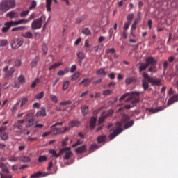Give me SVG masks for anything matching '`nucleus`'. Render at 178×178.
I'll list each match as a JSON object with an SVG mask.
<instances>
[{
  "instance_id": "23",
  "label": "nucleus",
  "mask_w": 178,
  "mask_h": 178,
  "mask_svg": "<svg viewBox=\"0 0 178 178\" xmlns=\"http://www.w3.org/2000/svg\"><path fill=\"white\" fill-rule=\"evenodd\" d=\"M4 26L3 28H2V33H8V31H9V30L10 29V24H9V22H6L4 24Z\"/></svg>"
},
{
  "instance_id": "34",
  "label": "nucleus",
  "mask_w": 178,
  "mask_h": 178,
  "mask_svg": "<svg viewBox=\"0 0 178 178\" xmlns=\"http://www.w3.org/2000/svg\"><path fill=\"white\" fill-rule=\"evenodd\" d=\"M17 80L21 84H26V78L24 76L21 74L19 76H18Z\"/></svg>"
},
{
  "instance_id": "63",
  "label": "nucleus",
  "mask_w": 178,
  "mask_h": 178,
  "mask_svg": "<svg viewBox=\"0 0 178 178\" xmlns=\"http://www.w3.org/2000/svg\"><path fill=\"white\" fill-rule=\"evenodd\" d=\"M84 17H81L80 18H77L76 20V23H77V24H80V23H81V22H84Z\"/></svg>"
},
{
  "instance_id": "28",
  "label": "nucleus",
  "mask_w": 178,
  "mask_h": 178,
  "mask_svg": "<svg viewBox=\"0 0 178 178\" xmlns=\"http://www.w3.org/2000/svg\"><path fill=\"white\" fill-rule=\"evenodd\" d=\"M96 74L99 76H106V72H105V69L102 68L96 72Z\"/></svg>"
},
{
  "instance_id": "19",
  "label": "nucleus",
  "mask_w": 178,
  "mask_h": 178,
  "mask_svg": "<svg viewBox=\"0 0 178 178\" xmlns=\"http://www.w3.org/2000/svg\"><path fill=\"white\" fill-rule=\"evenodd\" d=\"M87 149V147L86 145H83L82 146L77 147L75 150V152L76 154H83V152H86Z\"/></svg>"
},
{
  "instance_id": "11",
  "label": "nucleus",
  "mask_w": 178,
  "mask_h": 178,
  "mask_svg": "<svg viewBox=\"0 0 178 178\" xmlns=\"http://www.w3.org/2000/svg\"><path fill=\"white\" fill-rule=\"evenodd\" d=\"M6 127H0V137L1 140H8V134L4 132L6 130Z\"/></svg>"
},
{
  "instance_id": "16",
  "label": "nucleus",
  "mask_w": 178,
  "mask_h": 178,
  "mask_svg": "<svg viewBox=\"0 0 178 178\" xmlns=\"http://www.w3.org/2000/svg\"><path fill=\"white\" fill-rule=\"evenodd\" d=\"M166 109V106H160L156 108H147V111L151 113H158V112H161V111H163Z\"/></svg>"
},
{
  "instance_id": "17",
  "label": "nucleus",
  "mask_w": 178,
  "mask_h": 178,
  "mask_svg": "<svg viewBox=\"0 0 178 178\" xmlns=\"http://www.w3.org/2000/svg\"><path fill=\"white\" fill-rule=\"evenodd\" d=\"M97 141L98 144H105L106 143V135H101L98 136Z\"/></svg>"
},
{
  "instance_id": "59",
  "label": "nucleus",
  "mask_w": 178,
  "mask_h": 178,
  "mask_svg": "<svg viewBox=\"0 0 178 178\" xmlns=\"http://www.w3.org/2000/svg\"><path fill=\"white\" fill-rule=\"evenodd\" d=\"M51 133H53V134H59V133L61 134L60 129L59 128H54L52 131H50Z\"/></svg>"
},
{
  "instance_id": "46",
  "label": "nucleus",
  "mask_w": 178,
  "mask_h": 178,
  "mask_svg": "<svg viewBox=\"0 0 178 178\" xmlns=\"http://www.w3.org/2000/svg\"><path fill=\"white\" fill-rule=\"evenodd\" d=\"M40 176H42V172L38 171V172L33 174L31 176V178H37V177H40Z\"/></svg>"
},
{
  "instance_id": "29",
  "label": "nucleus",
  "mask_w": 178,
  "mask_h": 178,
  "mask_svg": "<svg viewBox=\"0 0 178 178\" xmlns=\"http://www.w3.org/2000/svg\"><path fill=\"white\" fill-rule=\"evenodd\" d=\"M79 124H80V122L79 121H71L69 123V127H76V126H79Z\"/></svg>"
},
{
  "instance_id": "9",
  "label": "nucleus",
  "mask_w": 178,
  "mask_h": 178,
  "mask_svg": "<svg viewBox=\"0 0 178 178\" xmlns=\"http://www.w3.org/2000/svg\"><path fill=\"white\" fill-rule=\"evenodd\" d=\"M13 127L15 133H16L17 134H23V124H18L17 122H15Z\"/></svg>"
},
{
  "instance_id": "31",
  "label": "nucleus",
  "mask_w": 178,
  "mask_h": 178,
  "mask_svg": "<svg viewBox=\"0 0 178 178\" xmlns=\"http://www.w3.org/2000/svg\"><path fill=\"white\" fill-rule=\"evenodd\" d=\"M52 5V0H46V8L47 12H51V6Z\"/></svg>"
},
{
  "instance_id": "41",
  "label": "nucleus",
  "mask_w": 178,
  "mask_h": 178,
  "mask_svg": "<svg viewBox=\"0 0 178 178\" xmlns=\"http://www.w3.org/2000/svg\"><path fill=\"white\" fill-rule=\"evenodd\" d=\"M70 84V82H69V81H64L63 83V90L66 91Z\"/></svg>"
},
{
  "instance_id": "26",
  "label": "nucleus",
  "mask_w": 178,
  "mask_h": 178,
  "mask_svg": "<svg viewBox=\"0 0 178 178\" xmlns=\"http://www.w3.org/2000/svg\"><path fill=\"white\" fill-rule=\"evenodd\" d=\"M22 37H23L24 38L31 39V38H33V33H31L30 31H27L24 34H22Z\"/></svg>"
},
{
  "instance_id": "62",
  "label": "nucleus",
  "mask_w": 178,
  "mask_h": 178,
  "mask_svg": "<svg viewBox=\"0 0 178 178\" xmlns=\"http://www.w3.org/2000/svg\"><path fill=\"white\" fill-rule=\"evenodd\" d=\"M134 18V14L130 13L127 15V19L128 22H131V19Z\"/></svg>"
},
{
  "instance_id": "36",
  "label": "nucleus",
  "mask_w": 178,
  "mask_h": 178,
  "mask_svg": "<svg viewBox=\"0 0 178 178\" xmlns=\"http://www.w3.org/2000/svg\"><path fill=\"white\" fill-rule=\"evenodd\" d=\"M142 86L143 87V90H145V91H147V89L149 88V84H148V82L145 80H142Z\"/></svg>"
},
{
  "instance_id": "24",
  "label": "nucleus",
  "mask_w": 178,
  "mask_h": 178,
  "mask_svg": "<svg viewBox=\"0 0 178 178\" xmlns=\"http://www.w3.org/2000/svg\"><path fill=\"white\" fill-rule=\"evenodd\" d=\"M27 29V26H17L14 27L11 29V31L13 33H15L16 31H23V30H26Z\"/></svg>"
},
{
  "instance_id": "10",
  "label": "nucleus",
  "mask_w": 178,
  "mask_h": 178,
  "mask_svg": "<svg viewBox=\"0 0 178 178\" xmlns=\"http://www.w3.org/2000/svg\"><path fill=\"white\" fill-rule=\"evenodd\" d=\"M113 115V111H108V113L105 115L101 116L98 120V126H101V124H102V123L105 122V119H106V118H111V116H112Z\"/></svg>"
},
{
  "instance_id": "37",
  "label": "nucleus",
  "mask_w": 178,
  "mask_h": 178,
  "mask_svg": "<svg viewBox=\"0 0 178 178\" xmlns=\"http://www.w3.org/2000/svg\"><path fill=\"white\" fill-rule=\"evenodd\" d=\"M7 16H8L10 19H16V17H17V15L13 11L8 13Z\"/></svg>"
},
{
  "instance_id": "15",
  "label": "nucleus",
  "mask_w": 178,
  "mask_h": 178,
  "mask_svg": "<svg viewBox=\"0 0 178 178\" xmlns=\"http://www.w3.org/2000/svg\"><path fill=\"white\" fill-rule=\"evenodd\" d=\"M146 64L149 66V65H156V60H155V58L152 56L147 57L145 60Z\"/></svg>"
},
{
  "instance_id": "25",
  "label": "nucleus",
  "mask_w": 178,
  "mask_h": 178,
  "mask_svg": "<svg viewBox=\"0 0 178 178\" xmlns=\"http://www.w3.org/2000/svg\"><path fill=\"white\" fill-rule=\"evenodd\" d=\"M64 154L65 156L63 157V159L65 161H68V159H70V158H72V156H73V152L69 151V152H66Z\"/></svg>"
},
{
  "instance_id": "39",
  "label": "nucleus",
  "mask_w": 178,
  "mask_h": 178,
  "mask_svg": "<svg viewBox=\"0 0 178 178\" xmlns=\"http://www.w3.org/2000/svg\"><path fill=\"white\" fill-rule=\"evenodd\" d=\"M80 77V72H75L74 74L71 76V80L74 81V80H77Z\"/></svg>"
},
{
  "instance_id": "60",
  "label": "nucleus",
  "mask_w": 178,
  "mask_h": 178,
  "mask_svg": "<svg viewBox=\"0 0 178 178\" xmlns=\"http://www.w3.org/2000/svg\"><path fill=\"white\" fill-rule=\"evenodd\" d=\"M112 90H106L102 92V95H111L112 94Z\"/></svg>"
},
{
  "instance_id": "43",
  "label": "nucleus",
  "mask_w": 178,
  "mask_h": 178,
  "mask_svg": "<svg viewBox=\"0 0 178 178\" xmlns=\"http://www.w3.org/2000/svg\"><path fill=\"white\" fill-rule=\"evenodd\" d=\"M7 9L5 7V6L3 5V3H2V2L0 3V13H5V12H7Z\"/></svg>"
},
{
  "instance_id": "44",
  "label": "nucleus",
  "mask_w": 178,
  "mask_h": 178,
  "mask_svg": "<svg viewBox=\"0 0 178 178\" xmlns=\"http://www.w3.org/2000/svg\"><path fill=\"white\" fill-rule=\"evenodd\" d=\"M59 66H62V63H56L49 67V70H52V69H56V67H59Z\"/></svg>"
},
{
  "instance_id": "56",
  "label": "nucleus",
  "mask_w": 178,
  "mask_h": 178,
  "mask_svg": "<svg viewBox=\"0 0 178 178\" xmlns=\"http://www.w3.org/2000/svg\"><path fill=\"white\" fill-rule=\"evenodd\" d=\"M37 140H38V138L37 137H31V136H29L27 138V141H30L31 143H34V141H37Z\"/></svg>"
},
{
  "instance_id": "33",
  "label": "nucleus",
  "mask_w": 178,
  "mask_h": 178,
  "mask_svg": "<svg viewBox=\"0 0 178 178\" xmlns=\"http://www.w3.org/2000/svg\"><path fill=\"white\" fill-rule=\"evenodd\" d=\"M19 104H20V100L13 106V107L11 108L12 113H15L16 111H17V107L19 106Z\"/></svg>"
},
{
  "instance_id": "22",
  "label": "nucleus",
  "mask_w": 178,
  "mask_h": 178,
  "mask_svg": "<svg viewBox=\"0 0 178 178\" xmlns=\"http://www.w3.org/2000/svg\"><path fill=\"white\" fill-rule=\"evenodd\" d=\"M76 55H77V58L79 59V62H80L81 63L86 58V55H84L83 52H78Z\"/></svg>"
},
{
  "instance_id": "13",
  "label": "nucleus",
  "mask_w": 178,
  "mask_h": 178,
  "mask_svg": "<svg viewBox=\"0 0 178 178\" xmlns=\"http://www.w3.org/2000/svg\"><path fill=\"white\" fill-rule=\"evenodd\" d=\"M136 82H137V77L136 76H133V77L129 76L125 79V84L127 86H130V84H133Z\"/></svg>"
},
{
  "instance_id": "7",
  "label": "nucleus",
  "mask_w": 178,
  "mask_h": 178,
  "mask_svg": "<svg viewBox=\"0 0 178 178\" xmlns=\"http://www.w3.org/2000/svg\"><path fill=\"white\" fill-rule=\"evenodd\" d=\"M70 151V147L63 148L59 151V153H56V150L52 149L49 150V154H51L54 158H59L62 154H65V152H69Z\"/></svg>"
},
{
  "instance_id": "18",
  "label": "nucleus",
  "mask_w": 178,
  "mask_h": 178,
  "mask_svg": "<svg viewBox=\"0 0 178 178\" xmlns=\"http://www.w3.org/2000/svg\"><path fill=\"white\" fill-rule=\"evenodd\" d=\"M178 101V94L175 95L172 97H171L168 100V105H172L175 104V102H177Z\"/></svg>"
},
{
  "instance_id": "21",
  "label": "nucleus",
  "mask_w": 178,
  "mask_h": 178,
  "mask_svg": "<svg viewBox=\"0 0 178 178\" xmlns=\"http://www.w3.org/2000/svg\"><path fill=\"white\" fill-rule=\"evenodd\" d=\"M19 161H20V162L29 163L31 162V159H30V157H29V156H22L19 158Z\"/></svg>"
},
{
  "instance_id": "35",
  "label": "nucleus",
  "mask_w": 178,
  "mask_h": 178,
  "mask_svg": "<svg viewBox=\"0 0 178 178\" xmlns=\"http://www.w3.org/2000/svg\"><path fill=\"white\" fill-rule=\"evenodd\" d=\"M47 160L48 157H47V156H40L38 157V162H39V163H41L42 162H46V161Z\"/></svg>"
},
{
  "instance_id": "32",
  "label": "nucleus",
  "mask_w": 178,
  "mask_h": 178,
  "mask_svg": "<svg viewBox=\"0 0 178 178\" xmlns=\"http://www.w3.org/2000/svg\"><path fill=\"white\" fill-rule=\"evenodd\" d=\"M149 66L147 63H142L141 65L139 67V72L141 73L143 70H145V69H147Z\"/></svg>"
},
{
  "instance_id": "48",
  "label": "nucleus",
  "mask_w": 178,
  "mask_h": 178,
  "mask_svg": "<svg viewBox=\"0 0 178 178\" xmlns=\"http://www.w3.org/2000/svg\"><path fill=\"white\" fill-rule=\"evenodd\" d=\"M130 24H131V22H126L124 24V31H127L129 30V27H130Z\"/></svg>"
},
{
  "instance_id": "38",
  "label": "nucleus",
  "mask_w": 178,
  "mask_h": 178,
  "mask_svg": "<svg viewBox=\"0 0 178 178\" xmlns=\"http://www.w3.org/2000/svg\"><path fill=\"white\" fill-rule=\"evenodd\" d=\"M83 34H85V35H91V31L88 28H83L82 29Z\"/></svg>"
},
{
  "instance_id": "58",
  "label": "nucleus",
  "mask_w": 178,
  "mask_h": 178,
  "mask_svg": "<svg viewBox=\"0 0 178 178\" xmlns=\"http://www.w3.org/2000/svg\"><path fill=\"white\" fill-rule=\"evenodd\" d=\"M106 54H115V52H116V50H115L114 48H111V49H108L106 50Z\"/></svg>"
},
{
  "instance_id": "64",
  "label": "nucleus",
  "mask_w": 178,
  "mask_h": 178,
  "mask_svg": "<svg viewBox=\"0 0 178 178\" xmlns=\"http://www.w3.org/2000/svg\"><path fill=\"white\" fill-rule=\"evenodd\" d=\"M13 175H3L1 174V178H12Z\"/></svg>"
},
{
  "instance_id": "57",
  "label": "nucleus",
  "mask_w": 178,
  "mask_h": 178,
  "mask_svg": "<svg viewBox=\"0 0 178 178\" xmlns=\"http://www.w3.org/2000/svg\"><path fill=\"white\" fill-rule=\"evenodd\" d=\"M42 49L44 55H47V54L48 52V47H47V44H43L42 46Z\"/></svg>"
},
{
  "instance_id": "52",
  "label": "nucleus",
  "mask_w": 178,
  "mask_h": 178,
  "mask_svg": "<svg viewBox=\"0 0 178 178\" xmlns=\"http://www.w3.org/2000/svg\"><path fill=\"white\" fill-rule=\"evenodd\" d=\"M60 105H61V106H66V105H72V101L69 100L67 102H61L60 103Z\"/></svg>"
},
{
  "instance_id": "50",
  "label": "nucleus",
  "mask_w": 178,
  "mask_h": 178,
  "mask_svg": "<svg viewBox=\"0 0 178 178\" xmlns=\"http://www.w3.org/2000/svg\"><path fill=\"white\" fill-rule=\"evenodd\" d=\"M83 144V141L81 140L78 139L77 142L72 145V148H76V147H79V145H81Z\"/></svg>"
},
{
  "instance_id": "42",
  "label": "nucleus",
  "mask_w": 178,
  "mask_h": 178,
  "mask_svg": "<svg viewBox=\"0 0 178 178\" xmlns=\"http://www.w3.org/2000/svg\"><path fill=\"white\" fill-rule=\"evenodd\" d=\"M29 102V99L27 97H24L21 101L20 108H23Z\"/></svg>"
},
{
  "instance_id": "6",
  "label": "nucleus",
  "mask_w": 178,
  "mask_h": 178,
  "mask_svg": "<svg viewBox=\"0 0 178 178\" xmlns=\"http://www.w3.org/2000/svg\"><path fill=\"white\" fill-rule=\"evenodd\" d=\"M11 48L13 49H17L23 45V39L22 38H15L13 40L10 42Z\"/></svg>"
},
{
  "instance_id": "3",
  "label": "nucleus",
  "mask_w": 178,
  "mask_h": 178,
  "mask_svg": "<svg viewBox=\"0 0 178 178\" xmlns=\"http://www.w3.org/2000/svg\"><path fill=\"white\" fill-rule=\"evenodd\" d=\"M13 60H9L7 62V65H10V63H12ZM8 69H9V65H6L3 68V71L6 72V74L4 75V77H12V75L13 74V73H15V71L16 70L15 69L14 67H12L9 69V70H8Z\"/></svg>"
},
{
  "instance_id": "12",
  "label": "nucleus",
  "mask_w": 178,
  "mask_h": 178,
  "mask_svg": "<svg viewBox=\"0 0 178 178\" xmlns=\"http://www.w3.org/2000/svg\"><path fill=\"white\" fill-rule=\"evenodd\" d=\"M97 117H91L90 120V124H89V127L90 130H94L95 127H97Z\"/></svg>"
},
{
  "instance_id": "2",
  "label": "nucleus",
  "mask_w": 178,
  "mask_h": 178,
  "mask_svg": "<svg viewBox=\"0 0 178 178\" xmlns=\"http://www.w3.org/2000/svg\"><path fill=\"white\" fill-rule=\"evenodd\" d=\"M129 95V101H131V104H134V105H137L138 102H140V92H127L123 95L120 98V101H123Z\"/></svg>"
},
{
  "instance_id": "49",
  "label": "nucleus",
  "mask_w": 178,
  "mask_h": 178,
  "mask_svg": "<svg viewBox=\"0 0 178 178\" xmlns=\"http://www.w3.org/2000/svg\"><path fill=\"white\" fill-rule=\"evenodd\" d=\"M14 66L15 67H20L22 66V60L18 59L15 60Z\"/></svg>"
},
{
  "instance_id": "40",
  "label": "nucleus",
  "mask_w": 178,
  "mask_h": 178,
  "mask_svg": "<svg viewBox=\"0 0 178 178\" xmlns=\"http://www.w3.org/2000/svg\"><path fill=\"white\" fill-rule=\"evenodd\" d=\"M99 146H98L97 144H93L90 147V152H94V151H96V149H99Z\"/></svg>"
},
{
  "instance_id": "61",
  "label": "nucleus",
  "mask_w": 178,
  "mask_h": 178,
  "mask_svg": "<svg viewBox=\"0 0 178 178\" xmlns=\"http://www.w3.org/2000/svg\"><path fill=\"white\" fill-rule=\"evenodd\" d=\"M155 67V65H151L150 67L149 68V72H150V73H156Z\"/></svg>"
},
{
  "instance_id": "27",
  "label": "nucleus",
  "mask_w": 178,
  "mask_h": 178,
  "mask_svg": "<svg viewBox=\"0 0 178 178\" xmlns=\"http://www.w3.org/2000/svg\"><path fill=\"white\" fill-rule=\"evenodd\" d=\"M39 61H40V58L36 56L35 58L33 60V61L31 62V67L33 68L36 67Z\"/></svg>"
},
{
  "instance_id": "14",
  "label": "nucleus",
  "mask_w": 178,
  "mask_h": 178,
  "mask_svg": "<svg viewBox=\"0 0 178 178\" xmlns=\"http://www.w3.org/2000/svg\"><path fill=\"white\" fill-rule=\"evenodd\" d=\"M35 116L37 118L40 117V116H43V117H45L47 116V107L45 106H42L41 108V110L40 111H38L36 114H35Z\"/></svg>"
},
{
  "instance_id": "55",
  "label": "nucleus",
  "mask_w": 178,
  "mask_h": 178,
  "mask_svg": "<svg viewBox=\"0 0 178 178\" xmlns=\"http://www.w3.org/2000/svg\"><path fill=\"white\" fill-rule=\"evenodd\" d=\"M35 98L36 99H42L44 98V92L37 94Z\"/></svg>"
},
{
  "instance_id": "4",
  "label": "nucleus",
  "mask_w": 178,
  "mask_h": 178,
  "mask_svg": "<svg viewBox=\"0 0 178 178\" xmlns=\"http://www.w3.org/2000/svg\"><path fill=\"white\" fill-rule=\"evenodd\" d=\"M143 77L145 79V80H147L152 86H161V80L159 79H155L148 75L146 72H143Z\"/></svg>"
},
{
  "instance_id": "30",
  "label": "nucleus",
  "mask_w": 178,
  "mask_h": 178,
  "mask_svg": "<svg viewBox=\"0 0 178 178\" xmlns=\"http://www.w3.org/2000/svg\"><path fill=\"white\" fill-rule=\"evenodd\" d=\"M81 113L83 115H84V116H86V115H87L88 113V106L85 105L83 107H81Z\"/></svg>"
},
{
  "instance_id": "51",
  "label": "nucleus",
  "mask_w": 178,
  "mask_h": 178,
  "mask_svg": "<svg viewBox=\"0 0 178 178\" xmlns=\"http://www.w3.org/2000/svg\"><path fill=\"white\" fill-rule=\"evenodd\" d=\"M8 24L11 27H13V26H19V21H10Z\"/></svg>"
},
{
  "instance_id": "45",
  "label": "nucleus",
  "mask_w": 178,
  "mask_h": 178,
  "mask_svg": "<svg viewBox=\"0 0 178 178\" xmlns=\"http://www.w3.org/2000/svg\"><path fill=\"white\" fill-rule=\"evenodd\" d=\"M50 99H51V101L54 102V104H58V97H56V95H50Z\"/></svg>"
},
{
  "instance_id": "1",
  "label": "nucleus",
  "mask_w": 178,
  "mask_h": 178,
  "mask_svg": "<svg viewBox=\"0 0 178 178\" xmlns=\"http://www.w3.org/2000/svg\"><path fill=\"white\" fill-rule=\"evenodd\" d=\"M123 124L124 130H127V129H130V127L134 124V120H130L129 115L126 114L123 115L121 122H118L115 124V130L108 136L111 140H113V138L119 136L121 133H123Z\"/></svg>"
},
{
  "instance_id": "8",
  "label": "nucleus",
  "mask_w": 178,
  "mask_h": 178,
  "mask_svg": "<svg viewBox=\"0 0 178 178\" xmlns=\"http://www.w3.org/2000/svg\"><path fill=\"white\" fill-rule=\"evenodd\" d=\"M1 3L7 10L16 6V1L15 0H2Z\"/></svg>"
},
{
  "instance_id": "47",
  "label": "nucleus",
  "mask_w": 178,
  "mask_h": 178,
  "mask_svg": "<svg viewBox=\"0 0 178 178\" xmlns=\"http://www.w3.org/2000/svg\"><path fill=\"white\" fill-rule=\"evenodd\" d=\"M29 13H30V11L29 10H26L25 11H22L20 13V17H26V16L29 15Z\"/></svg>"
},
{
  "instance_id": "5",
  "label": "nucleus",
  "mask_w": 178,
  "mask_h": 178,
  "mask_svg": "<svg viewBox=\"0 0 178 178\" xmlns=\"http://www.w3.org/2000/svg\"><path fill=\"white\" fill-rule=\"evenodd\" d=\"M42 19L43 17H40L35 20H33L31 23V29L32 30H40L42 27Z\"/></svg>"
},
{
  "instance_id": "53",
  "label": "nucleus",
  "mask_w": 178,
  "mask_h": 178,
  "mask_svg": "<svg viewBox=\"0 0 178 178\" xmlns=\"http://www.w3.org/2000/svg\"><path fill=\"white\" fill-rule=\"evenodd\" d=\"M8 45V40L3 39L0 42V47H6Z\"/></svg>"
},
{
  "instance_id": "54",
  "label": "nucleus",
  "mask_w": 178,
  "mask_h": 178,
  "mask_svg": "<svg viewBox=\"0 0 178 178\" xmlns=\"http://www.w3.org/2000/svg\"><path fill=\"white\" fill-rule=\"evenodd\" d=\"M18 23L19 26L20 24H27V23H29V20H27V19H19L18 20Z\"/></svg>"
},
{
  "instance_id": "20",
  "label": "nucleus",
  "mask_w": 178,
  "mask_h": 178,
  "mask_svg": "<svg viewBox=\"0 0 178 178\" xmlns=\"http://www.w3.org/2000/svg\"><path fill=\"white\" fill-rule=\"evenodd\" d=\"M26 121L31 124H34V118H33V113H29L26 115Z\"/></svg>"
}]
</instances>
